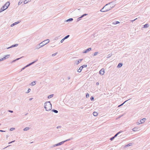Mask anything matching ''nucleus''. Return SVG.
Masks as SVG:
<instances>
[{"label": "nucleus", "mask_w": 150, "mask_h": 150, "mask_svg": "<svg viewBox=\"0 0 150 150\" xmlns=\"http://www.w3.org/2000/svg\"><path fill=\"white\" fill-rule=\"evenodd\" d=\"M33 99V98H30L29 99V100H30Z\"/></svg>", "instance_id": "45"}, {"label": "nucleus", "mask_w": 150, "mask_h": 150, "mask_svg": "<svg viewBox=\"0 0 150 150\" xmlns=\"http://www.w3.org/2000/svg\"><path fill=\"white\" fill-rule=\"evenodd\" d=\"M120 23V22L118 21H117L115 23H113V24H116L118 23Z\"/></svg>", "instance_id": "22"}, {"label": "nucleus", "mask_w": 150, "mask_h": 150, "mask_svg": "<svg viewBox=\"0 0 150 150\" xmlns=\"http://www.w3.org/2000/svg\"><path fill=\"white\" fill-rule=\"evenodd\" d=\"M69 35H67V36H66L65 38H64V39H65L69 37Z\"/></svg>", "instance_id": "27"}, {"label": "nucleus", "mask_w": 150, "mask_h": 150, "mask_svg": "<svg viewBox=\"0 0 150 150\" xmlns=\"http://www.w3.org/2000/svg\"><path fill=\"white\" fill-rule=\"evenodd\" d=\"M116 5L115 1L111 2L106 4L104 6V8L106 9V11H109L113 8Z\"/></svg>", "instance_id": "1"}, {"label": "nucleus", "mask_w": 150, "mask_h": 150, "mask_svg": "<svg viewBox=\"0 0 150 150\" xmlns=\"http://www.w3.org/2000/svg\"><path fill=\"white\" fill-rule=\"evenodd\" d=\"M149 26V25L148 24L146 23L144 25V28H148Z\"/></svg>", "instance_id": "11"}, {"label": "nucleus", "mask_w": 150, "mask_h": 150, "mask_svg": "<svg viewBox=\"0 0 150 150\" xmlns=\"http://www.w3.org/2000/svg\"><path fill=\"white\" fill-rule=\"evenodd\" d=\"M53 111L54 112L57 113L58 112V111L56 110H53Z\"/></svg>", "instance_id": "28"}, {"label": "nucleus", "mask_w": 150, "mask_h": 150, "mask_svg": "<svg viewBox=\"0 0 150 150\" xmlns=\"http://www.w3.org/2000/svg\"><path fill=\"white\" fill-rule=\"evenodd\" d=\"M122 63H119L117 66V67L120 68L122 67Z\"/></svg>", "instance_id": "14"}, {"label": "nucleus", "mask_w": 150, "mask_h": 150, "mask_svg": "<svg viewBox=\"0 0 150 150\" xmlns=\"http://www.w3.org/2000/svg\"><path fill=\"white\" fill-rule=\"evenodd\" d=\"M87 14H83V15L82 16L80 17V18H82V17H83L84 16H86V15H87Z\"/></svg>", "instance_id": "34"}, {"label": "nucleus", "mask_w": 150, "mask_h": 150, "mask_svg": "<svg viewBox=\"0 0 150 150\" xmlns=\"http://www.w3.org/2000/svg\"><path fill=\"white\" fill-rule=\"evenodd\" d=\"M98 115V113L97 112L94 111V116H96Z\"/></svg>", "instance_id": "20"}, {"label": "nucleus", "mask_w": 150, "mask_h": 150, "mask_svg": "<svg viewBox=\"0 0 150 150\" xmlns=\"http://www.w3.org/2000/svg\"><path fill=\"white\" fill-rule=\"evenodd\" d=\"M104 69L103 68L99 71V74L101 75H103L104 74Z\"/></svg>", "instance_id": "4"}, {"label": "nucleus", "mask_w": 150, "mask_h": 150, "mask_svg": "<svg viewBox=\"0 0 150 150\" xmlns=\"http://www.w3.org/2000/svg\"><path fill=\"white\" fill-rule=\"evenodd\" d=\"M20 4V2H19V3H18V4Z\"/></svg>", "instance_id": "48"}, {"label": "nucleus", "mask_w": 150, "mask_h": 150, "mask_svg": "<svg viewBox=\"0 0 150 150\" xmlns=\"http://www.w3.org/2000/svg\"><path fill=\"white\" fill-rule=\"evenodd\" d=\"M130 99H129V100H126L125 101L124 103H122V104H121V105H119L118 106V107H120L121 106L123 105L125 103H126V102H127L128 100H130Z\"/></svg>", "instance_id": "13"}, {"label": "nucleus", "mask_w": 150, "mask_h": 150, "mask_svg": "<svg viewBox=\"0 0 150 150\" xmlns=\"http://www.w3.org/2000/svg\"><path fill=\"white\" fill-rule=\"evenodd\" d=\"M53 96V94L50 95L48 96V98H51Z\"/></svg>", "instance_id": "19"}, {"label": "nucleus", "mask_w": 150, "mask_h": 150, "mask_svg": "<svg viewBox=\"0 0 150 150\" xmlns=\"http://www.w3.org/2000/svg\"><path fill=\"white\" fill-rule=\"evenodd\" d=\"M131 144H132L131 143H129L128 144L126 145L125 147H127L129 146H130L131 145Z\"/></svg>", "instance_id": "18"}, {"label": "nucleus", "mask_w": 150, "mask_h": 150, "mask_svg": "<svg viewBox=\"0 0 150 150\" xmlns=\"http://www.w3.org/2000/svg\"><path fill=\"white\" fill-rule=\"evenodd\" d=\"M106 8H104V7L100 10V12H105L106 11H106Z\"/></svg>", "instance_id": "6"}, {"label": "nucleus", "mask_w": 150, "mask_h": 150, "mask_svg": "<svg viewBox=\"0 0 150 150\" xmlns=\"http://www.w3.org/2000/svg\"><path fill=\"white\" fill-rule=\"evenodd\" d=\"M9 111L10 112H13V111H11V110H9Z\"/></svg>", "instance_id": "44"}, {"label": "nucleus", "mask_w": 150, "mask_h": 150, "mask_svg": "<svg viewBox=\"0 0 150 150\" xmlns=\"http://www.w3.org/2000/svg\"><path fill=\"white\" fill-rule=\"evenodd\" d=\"M59 144L58 143V144H55V145H54V146H59Z\"/></svg>", "instance_id": "37"}, {"label": "nucleus", "mask_w": 150, "mask_h": 150, "mask_svg": "<svg viewBox=\"0 0 150 150\" xmlns=\"http://www.w3.org/2000/svg\"><path fill=\"white\" fill-rule=\"evenodd\" d=\"M17 23L16 22V23H13V24H12L11 25V26H13V25H14V24H17Z\"/></svg>", "instance_id": "33"}, {"label": "nucleus", "mask_w": 150, "mask_h": 150, "mask_svg": "<svg viewBox=\"0 0 150 150\" xmlns=\"http://www.w3.org/2000/svg\"><path fill=\"white\" fill-rule=\"evenodd\" d=\"M49 42V40H47L43 41L41 44L42 43L43 45H45L47 44V43H48Z\"/></svg>", "instance_id": "5"}, {"label": "nucleus", "mask_w": 150, "mask_h": 150, "mask_svg": "<svg viewBox=\"0 0 150 150\" xmlns=\"http://www.w3.org/2000/svg\"><path fill=\"white\" fill-rule=\"evenodd\" d=\"M65 141H64V142ZM64 142H61L59 143V145H61Z\"/></svg>", "instance_id": "25"}, {"label": "nucleus", "mask_w": 150, "mask_h": 150, "mask_svg": "<svg viewBox=\"0 0 150 150\" xmlns=\"http://www.w3.org/2000/svg\"><path fill=\"white\" fill-rule=\"evenodd\" d=\"M137 19V18H136L134 20H132L131 21L132 22H133L134 21H135Z\"/></svg>", "instance_id": "30"}, {"label": "nucleus", "mask_w": 150, "mask_h": 150, "mask_svg": "<svg viewBox=\"0 0 150 150\" xmlns=\"http://www.w3.org/2000/svg\"><path fill=\"white\" fill-rule=\"evenodd\" d=\"M83 68V66H81L79 68V69L77 71L79 72H80L81 71L82 69Z\"/></svg>", "instance_id": "12"}, {"label": "nucleus", "mask_w": 150, "mask_h": 150, "mask_svg": "<svg viewBox=\"0 0 150 150\" xmlns=\"http://www.w3.org/2000/svg\"><path fill=\"white\" fill-rule=\"evenodd\" d=\"M91 100H93V97H91Z\"/></svg>", "instance_id": "40"}, {"label": "nucleus", "mask_w": 150, "mask_h": 150, "mask_svg": "<svg viewBox=\"0 0 150 150\" xmlns=\"http://www.w3.org/2000/svg\"><path fill=\"white\" fill-rule=\"evenodd\" d=\"M137 125H139L140 124H141V123H140L139 122H137Z\"/></svg>", "instance_id": "41"}, {"label": "nucleus", "mask_w": 150, "mask_h": 150, "mask_svg": "<svg viewBox=\"0 0 150 150\" xmlns=\"http://www.w3.org/2000/svg\"><path fill=\"white\" fill-rule=\"evenodd\" d=\"M72 20H73V19H72V18H70V19H69L68 20V21H71Z\"/></svg>", "instance_id": "39"}, {"label": "nucleus", "mask_w": 150, "mask_h": 150, "mask_svg": "<svg viewBox=\"0 0 150 150\" xmlns=\"http://www.w3.org/2000/svg\"><path fill=\"white\" fill-rule=\"evenodd\" d=\"M91 50V48H89L87 49H86V50L84 51L83 52V53H86L88 51H89Z\"/></svg>", "instance_id": "7"}, {"label": "nucleus", "mask_w": 150, "mask_h": 150, "mask_svg": "<svg viewBox=\"0 0 150 150\" xmlns=\"http://www.w3.org/2000/svg\"><path fill=\"white\" fill-rule=\"evenodd\" d=\"M99 83L98 82H97L96 83V85H99Z\"/></svg>", "instance_id": "42"}, {"label": "nucleus", "mask_w": 150, "mask_h": 150, "mask_svg": "<svg viewBox=\"0 0 150 150\" xmlns=\"http://www.w3.org/2000/svg\"><path fill=\"white\" fill-rule=\"evenodd\" d=\"M28 3L27 1L26 0H25L24 1V4H26Z\"/></svg>", "instance_id": "29"}, {"label": "nucleus", "mask_w": 150, "mask_h": 150, "mask_svg": "<svg viewBox=\"0 0 150 150\" xmlns=\"http://www.w3.org/2000/svg\"><path fill=\"white\" fill-rule=\"evenodd\" d=\"M122 132L121 131L118 132V133L116 134L114 136L115 137H116L120 133Z\"/></svg>", "instance_id": "15"}, {"label": "nucleus", "mask_w": 150, "mask_h": 150, "mask_svg": "<svg viewBox=\"0 0 150 150\" xmlns=\"http://www.w3.org/2000/svg\"><path fill=\"white\" fill-rule=\"evenodd\" d=\"M65 40V39H64V38L63 39H62L61 40V43H62L63 41H64V40Z\"/></svg>", "instance_id": "32"}, {"label": "nucleus", "mask_w": 150, "mask_h": 150, "mask_svg": "<svg viewBox=\"0 0 150 150\" xmlns=\"http://www.w3.org/2000/svg\"><path fill=\"white\" fill-rule=\"evenodd\" d=\"M29 128V127H26L24 129V131H27V130H28Z\"/></svg>", "instance_id": "21"}, {"label": "nucleus", "mask_w": 150, "mask_h": 150, "mask_svg": "<svg viewBox=\"0 0 150 150\" xmlns=\"http://www.w3.org/2000/svg\"><path fill=\"white\" fill-rule=\"evenodd\" d=\"M112 55V54H109L108 55L107 58L110 57H111Z\"/></svg>", "instance_id": "24"}, {"label": "nucleus", "mask_w": 150, "mask_h": 150, "mask_svg": "<svg viewBox=\"0 0 150 150\" xmlns=\"http://www.w3.org/2000/svg\"><path fill=\"white\" fill-rule=\"evenodd\" d=\"M93 114L94 115V112H93Z\"/></svg>", "instance_id": "49"}, {"label": "nucleus", "mask_w": 150, "mask_h": 150, "mask_svg": "<svg viewBox=\"0 0 150 150\" xmlns=\"http://www.w3.org/2000/svg\"><path fill=\"white\" fill-rule=\"evenodd\" d=\"M57 54V53H55V54H52V56H54L55 55Z\"/></svg>", "instance_id": "36"}, {"label": "nucleus", "mask_w": 150, "mask_h": 150, "mask_svg": "<svg viewBox=\"0 0 150 150\" xmlns=\"http://www.w3.org/2000/svg\"><path fill=\"white\" fill-rule=\"evenodd\" d=\"M115 137L114 136H113L112 137H111L110 138V140H111V141H112L115 138Z\"/></svg>", "instance_id": "23"}, {"label": "nucleus", "mask_w": 150, "mask_h": 150, "mask_svg": "<svg viewBox=\"0 0 150 150\" xmlns=\"http://www.w3.org/2000/svg\"><path fill=\"white\" fill-rule=\"evenodd\" d=\"M30 91V89H29L28 90V91L27 92V93H29Z\"/></svg>", "instance_id": "35"}, {"label": "nucleus", "mask_w": 150, "mask_h": 150, "mask_svg": "<svg viewBox=\"0 0 150 150\" xmlns=\"http://www.w3.org/2000/svg\"><path fill=\"white\" fill-rule=\"evenodd\" d=\"M10 4L9 2H7L1 8L0 12H1L4 10L7 9Z\"/></svg>", "instance_id": "3"}, {"label": "nucleus", "mask_w": 150, "mask_h": 150, "mask_svg": "<svg viewBox=\"0 0 150 150\" xmlns=\"http://www.w3.org/2000/svg\"><path fill=\"white\" fill-rule=\"evenodd\" d=\"M82 59H80L76 61V64H78L81 61Z\"/></svg>", "instance_id": "10"}, {"label": "nucleus", "mask_w": 150, "mask_h": 150, "mask_svg": "<svg viewBox=\"0 0 150 150\" xmlns=\"http://www.w3.org/2000/svg\"><path fill=\"white\" fill-rule=\"evenodd\" d=\"M45 108L46 110L48 111L52 109V105L50 102H46L45 104Z\"/></svg>", "instance_id": "2"}, {"label": "nucleus", "mask_w": 150, "mask_h": 150, "mask_svg": "<svg viewBox=\"0 0 150 150\" xmlns=\"http://www.w3.org/2000/svg\"><path fill=\"white\" fill-rule=\"evenodd\" d=\"M36 83V81H34L32 82L31 83V84L33 86H34V85H35Z\"/></svg>", "instance_id": "16"}, {"label": "nucleus", "mask_w": 150, "mask_h": 150, "mask_svg": "<svg viewBox=\"0 0 150 150\" xmlns=\"http://www.w3.org/2000/svg\"><path fill=\"white\" fill-rule=\"evenodd\" d=\"M10 130H13L12 128Z\"/></svg>", "instance_id": "47"}, {"label": "nucleus", "mask_w": 150, "mask_h": 150, "mask_svg": "<svg viewBox=\"0 0 150 150\" xmlns=\"http://www.w3.org/2000/svg\"><path fill=\"white\" fill-rule=\"evenodd\" d=\"M14 141H12V142H9V144H10V143H12V142H14Z\"/></svg>", "instance_id": "43"}, {"label": "nucleus", "mask_w": 150, "mask_h": 150, "mask_svg": "<svg viewBox=\"0 0 150 150\" xmlns=\"http://www.w3.org/2000/svg\"><path fill=\"white\" fill-rule=\"evenodd\" d=\"M146 120V119L145 118H144L141 120H140V122L142 124V123H144L145 122Z\"/></svg>", "instance_id": "8"}, {"label": "nucleus", "mask_w": 150, "mask_h": 150, "mask_svg": "<svg viewBox=\"0 0 150 150\" xmlns=\"http://www.w3.org/2000/svg\"><path fill=\"white\" fill-rule=\"evenodd\" d=\"M86 98H88V97H89V95L88 93H87L86 94Z\"/></svg>", "instance_id": "26"}, {"label": "nucleus", "mask_w": 150, "mask_h": 150, "mask_svg": "<svg viewBox=\"0 0 150 150\" xmlns=\"http://www.w3.org/2000/svg\"><path fill=\"white\" fill-rule=\"evenodd\" d=\"M0 132H4V131H3V130H0Z\"/></svg>", "instance_id": "46"}, {"label": "nucleus", "mask_w": 150, "mask_h": 150, "mask_svg": "<svg viewBox=\"0 0 150 150\" xmlns=\"http://www.w3.org/2000/svg\"><path fill=\"white\" fill-rule=\"evenodd\" d=\"M10 56V55H6L5 56V57H4L2 59H1L0 61H2V60H4L6 59L7 58H8Z\"/></svg>", "instance_id": "9"}, {"label": "nucleus", "mask_w": 150, "mask_h": 150, "mask_svg": "<svg viewBox=\"0 0 150 150\" xmlns=\"http://www.w3.org/2000/svg\"><path fill=\"white\" fill-rule=\"evenodd\" d=\"M82 66H83V67H86L87 65H84Z\"/></svg>", "instance_id": "38"}, {"label": "nucleus", "mask_w": 150, "mask_h": 150, "mask_svg": "<svg viewBox=\"0 0 150 150\" xmlns=\"http://www.w3.org/2000/svg\"><path fill=\"white\" fill-rule=\"evenodd\" d=\"M137 129H138L137 128L134 127L132 129V130L133 131H137Z\"/></svg>", "instance_id": "17"}, {"label": "nucleus", "mask_w": 150, "mask_h": 150, "mask_svg": "<svg viewBox=\"0 0 150 150\" xmlns=\"http://www.w3.org/2000/svg\"><path fill=\"white\" fill-rule=\"evenodd\" d=\"M98 53V52H97L94 53V56L96 55Z\"/></svg>", "instance_id": "31"}]
</instances>
